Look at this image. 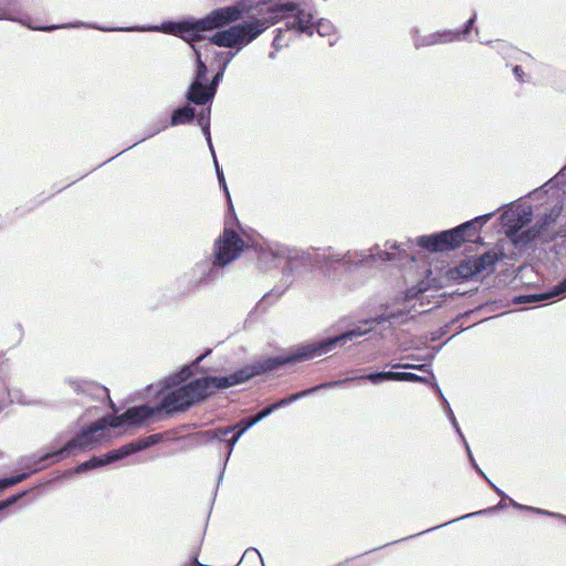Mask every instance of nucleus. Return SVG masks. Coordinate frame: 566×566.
Listing matches in <instances>:
<instances>
[{
    "mask_svg": "<svg viewBox=\"0 0 566 566\" xmlns=\"http://www.w3.org/2000/svg\"><path fill=\"white\" fill-rule=\"evenodd\" d=\"M269 12L271 10L264 8L262 11L256 3L250 4L247 0H241L234 6L213 10L205 19L193 22L168 23L161 28H155V30H163L179 35L187 42H192L200 38L199 33L202 31L221 28L242 19V23L218 31L210 38V42L218 46L241 50L273 25Z\"/></svg>",
    "mask_w": 566,
    "mask_h": 566,
    "instance_id": "2",
    "label": "nucleus"
},
{
    "mask_svg": "<svg viewBox=\"0 0 566 566\" xmlns=\"http://www.w3.org/2000/svg\"><path fill=\"white\" fill-rule=\"evenodd\" d=\"M525 509H526V510H530V511H535V512H537V513H542V514H546V515L555 516V517H558V518H562V520H565V521H566V516L560 515V514L549 513V512L542 511V510H538V509H533V507H525Z\"/></svg>",
    "mask_w": 566,
    "mask_h": 566,
    "instance_id": "37",
    "label": "nucleus"
},
{
    "mask_svg": "<svg viewBox=\"0 0 566 566\" xmlns=\"http://www.w3.org/2000/svg\"><path fill=\"white\" fill-rule=\"evenodd\" d=\"M202 358H203V356L198 357L195 363L196 364L199 363Z\"/></svg>",
    "mask_w": 566,
    "mask_h": 566,
    "instance_id": "48",
    "label": "nucleus"
},
{
    "mask_svg": "<svg viewBox=\"0 0 566 566\" xmlns=\"http://www.w3.org/2000/svg\"><path fill=\"white\" fill-rule=\"evenodd\" d=\"M214 165H216V169H217L219 184L222 186L228 199H230V193H229L228 187L226 185V179H224L223 172L219 169V166H218V163L216 159H214Z\"/></svg>",
    "mask_w": 566,
    "mask_h": 566,
    "instance_id": "31",
    "label": "nucleus"
},
{
    "mask_svg": "<svg viewBox=\"0 0 566 566\" xmlns=\"http://www.w3.org/2000/svg\"><path fill=\"white\" fill-rule=\"evenodd\" d=\"M245 242L237 232L224 229L222 235L216 242V260L214 263L224 266L235 260L245 249Z\"/></svg>",
    "mask_w": 566,
    "mask_h": 566,
    "instance_id": "6",
    "label": "nucleus"
},
{
    "mask_svg": "<svg viewBox=\"0 0 566 566\" xmlns=\"http://www.w3.org/2000/svg\"><path fill=\"white\" fill-rule=\"evenodd\" d=\"M49 457H51V454H45L41 460H45V459H48Z\"/></svg>",
    "mask_w": 566,
    "mask_h": 566,
    "instance_id": "49",
    "label": "nucleus"
},
{
    "mask_svg": "<svg viewBox=\"0 0 566 566\" xmlns=\"http://www.w3.org/2000/svg\"><path fill=\"white\" fill-rule=\"evenodd\" d=\"M28 476H29L28 473H22V474H19L17 476H13V478H8V479L0 480V491L22 482Z\"/></svg>",
    "mask_w": 566,
    "mask_h": 566,
    "instance_id": "26",
    "label": "nucleus"
},
{
    "mask_svg": "<svg viewBox=\"0 0 566 566\" xmlns=\"http://www.w3.org/2000/svg\"><path fill=\"white\" fill-rule=\"evenodd\" d=\"M279 14V19L283 17L290 18V20L286 23L289 29H295L301 32H306L308 34L313 33L314 25L312 23V13L304 9H300L298 4L295 10H283Z\"/></svg>",
    "mask_w": 566,
    "mask_h": 566,
    "instance_id": "9",
    "label": "nucleus"
},
{
    "mask_svg": "<svg viewBox=\"0 0 566 566\" xmlns=\"http://www.w3.org/2000/svg\"><path fill=\"white\" fill-rule=\"evenodd\" d=\"M241 426V429L238 431V433L235 436H233V438L231 440H229V446H230V450H232L233 446L235 444V442L239 440V438L249 429L251 428L253 424H249V420L247 421H242L240 423Z\"/></svg>",
    "mask_w": 566,
    "mask_h": 566,
    "instance_id": "27",
    "label": "nucleus"
},
{
    "mask_svg": "<svg viewBox=\"0 0 566 566\" xmlns=\"http://www.w3.org/2000/svg\"><path fill=\"white\" fill-rule=\"evenodd\" d=\"M530 216L531 212L525 209L510 210L503 213L504 224L509 228L507 235L515 244L526 243L541 235L543 228L555 221L557 212L552 211L541 227H534L520 234L518 231L530 221Z\"/></svg>",
    "mask_w": 566,
    "mask_h": 566,
    "instance_id": "4",
    "label": "nucleus"
},
{
    "mask_svg": "<svg viewBox=\"0 0 566 566\" xmlns=\"http://www.w3.org/2000/svg\"><path fill=\"white\" fill-rule=\"evenodd\" d=\"M426 291V287H411L406 292V298L412 300L421 295Z\"/></svg>",
    "mask_w": 566,
    "mask_h": 566,
    "instance_id": "32",
    "label": "nucleus"
},
{
    "mask_svg": "<svg viewBox=\"0 0 566 566\" xmlns=\"http://www.w3.org/2000/svg\"><path fill=\"white\" fill-rule=\"evenodd\" d=\"M250 4H258L261 7L262 11H264V8L266 10H271V20L272 23H276L280 17V12L283 10H295L297 8L296 2H285V3H279L276 0H247Z\"/></svg>",
    "mask_w": 566,
    "mask_h": 566,
    "instance_id": "10",
    "label": "nucleus"
},
{
    "mask_svg": "<svg viewBox=\"0 0 566 566\" xmlns=\"http://www.w3.org/2000/svg\"><path fill=\"white\" fill-rule=\"evenodd\" d=\"M195 117V109L189 106L178 108L171 116V125L177 126L191 120Z\"/></svg>",
    "mask_w": 566,
    "mask_h": 566,
    "instance_id": "20",
    "label": "nucleus"
},
{
    "mask_svg": "<svg viewBox=\"0 0 566 566\" xmlns=\"http://www.w3.org/2000/svg\"><path fill=\"white\" fill-rule=\"evenodd\" d=\"M214 95V88H208L202 82L195 81L187 94V98L196 104H205Z\"/></svg>",
    "mask_w": 566,
    "mask_h": 566,
    "instance_id": "13",
    "label": "nucleus"
},
{
    "mask_svg": "<svg viewBox=\"0 0 566 566\" xmlns=\"http://www.w3.org/2000/svg\"><path fill=\"white\" fill-rule=\"evenodd\" d=\"M394 368H405V369H419V370H426V365H415V364H397L392 366Z\"/></svg>",
    "mask_w": 566,
    "mask_h": 566,
    "instance_id": "34",
    "label": "nucleus"
},
{
    "mask_svg": "<svg viewBox=\"0 0 566 566\" xmlns=\"http://www.w3.org/2000/svg\"><path fill=\"white\" fill-rule=\"evenodd\" d=\"M197 55V62H198V70H197V80L199 82H202L205 80L206 73H207V66L200 59V53L196 50Z\"/></svg>",
    "mask_w": 566,
    "mask_h": 566,
    "instance_id": "28",
    "label": "nucleus"
},
{
    "mask_svg": "<svg viewBox=\"0 0 566 566\" xmlns=\"http://www.w3.org/2000/svg\"><path fill=\"white\" fill-rule=\"evenodd\" d=\"M339 382H328V384H323L321 386H316V387H313V388H310V389H306V390H303V391H300L297 394H294L287 398H284L282 400H280L279 402L274 403V405H271L270 407L263 409L260 413V416L262 417V419H264L265 417H268L269 415H271L275 409L280 408V407H283V406H286L302 397H305L307 395H310L311 392H314L321 388H325V387H332V386H336L338 385Z\"/></svg>",
    "mask_w": 566,
    "mask_h": 566,
    "instance_id": "12",
    "label": "nucleus"
},
{
    "mask_svg": "<svg viewBox=\"0 0 566 566\" xmlns=\"http://www.w3.org/2000/svg\"><path fill=\"white\" fill-rule=\"evenodd\" d=\"M20 14L19 4L15 0H7L0 6V20L18 21Z\"/></svg>",
    "mask_w": 566,
    "mask_h": 566,
    "instance_id": "18",
    "label": "nucleus"
},
{
    "mask_svg": "<svg viewBox=\"0 0 566 566\" xmlns=\"http://www.w3.org/2000/svg\"><path fill=\"white\" fill-rule=\"evenodd\" d=\"M144 441H147L150 443V446H153L154 443H156L158 441V438H157V436H150L147 439H145Z\"/></svg>",
    "mask_w": 566,
    "mask_h": 566,
    "instance_id": "40",
    "label": "nucleus"
},
{
    "mask_svg": "<svg viewBox=\"0 0 566 566\" xmlns=\"http://www.w3.org/2000/svg\"><path fill=\"white\" fill-rule=\"evenodd\" d=\"M563 293H566V279L560 283L558 284L553 292L548 293V294H541V295H535L533 296V300L535 301H542V300H547L552 296H557L559 294H563Z\"/></svg>",
    "mask_w": 566,
    "mask_h": 566,
    "instance_id": "24",
    "label": "nucleus"
},
{
    "mask_svg": "<svg viewBox=\"0 0 566 566\" xmlns=\"http://www.w3.org/2000/svg\"><path fill=\"white\" fill-rule=\"evenodd\" d=\"M228 55H229V56H228L227 62L224 63V65H223V67L221 69V71H220V72H218V73L216 74V76L213 77V81H212V83H211V86H210L209 88H214V90H216V85L219 83V81H220V80L222 78V76H223V72H224V69H226V66H227V63H228V62L233 57V55H234V54H233V53H229Z\"/></svg>",
    "mask_w": 566,
    "mask_h": 566,
    "instance_id": "30",
    "label": "nucleus"
},
{
    "mask_svg": "<svg viewBox=\"0 0 566 566\" xmlns=\"http://www.w3.org/2000/svg\"><path fill=\"white\" fill-rule=\"evenodd\" d=\"M521 72H522V70H521V67H520V66H515V67H514V73H515V75H516L517 77H521Z\"/></svg>",
    "mask_w": 566,
    "mask_h": 566,
    "instance_id": "43",
    "label": "nucleus"
},
{
    "mask_svg": "<svg viewBox=\"0 0 566 566\" xmlns=\"http://www.w3.org/2000/svg\"><path fill=\"white\" fill-rule=\"evenodd\" d=\"M465 446H467V450H468V452H469V457H470L471 461H473V459H472V454H471V452H470V447H469L467 443H465Z\"/></svg>",
    "mask_w": 566,
    "mask_h": 566,
    "instance_id": "45",
    "label": "nucleus"
},
{
    "mask_svg": "<svg viewBox=\"0 0 566 566\" xmlns=\"http://www.w3.org/2000/svg\"><path fill=\"white\" fill-rule=\"evenodd\" d=\"M491 217L492 213H486L484 216L475 218L472 221L464 222L463 224L457 228L443 231V237L449 238V242L453 249L460 245L465 240V237H472L478 231L476 223H484L488 220H490Z\"/></svg>",
    "mask_w": 566,
    "mask_h": 566,
    "instance_id": "8",
    "label": "nucleus"
},
{
    "mask_svg": "<svg viewBox=\"0 0 566 566\" xmlns=\"http://www.w3.org/2000/svg\"><path fill=\"white\" fill-rule=\"evenodd\" d=\"M266 359L256 365L245 367L224 377H203L188 384H184L190 377V367L185 366L178 374L170 375L159 382V389L156 399L159 403L156 407L147 405L130 408L120 416L112 420L115 427L139 426L148 422L161 411L167 415L182 412L189 409L193 403L203 400L212 395L217 389L229 388L242 384L251 377L261 373L271 370L264 368Z\"/></svg>",
    "mask_w": 566,
    "mask_h": 566,
    "instance_id": "1",
    "label": "nucleus"
},
{
    "mask_svg": "<svg viewBox=\"0 0 566 566\" xmlns=\"http://www.w3.org/2000/svg\"><path fill=\"white\" fill-rule=\"evenodd\" d=\"M418 244L433 250V251H442L446 249H452L449 238L443 237V232L433 234V235H423L418 238Z\"/></svg>",
    "mask_w": 566,
    "mask_h": 566,
    "instance_id": "14",
    "label": "nucleus"
},
{
    "mask_svg": "<svg viewBox=\"0 0 566 566\" xmlns=\"http://www.w3.org/2000/svg\"><path fill=\"white\" fill-rule=\"evenodd\" d=\"M199 123H200V125H202L203 134L206 135L209 146L211 147L210 132H209L208 123H205L203 116L199 117Z\"/></svg>",
    "mask_w": 566,
    "mask_h": 566,
    "instance_id": "35",
    "label": "nucleus"
},
{
    "mask_svg": "<svg viewBox=\"0 0 566 566\" xmlns=\"http://www.w3.org/2000/svg\"><path fill=\"white\" fill-rule=\"evenodd\" d=\"M472 261L475 264L478 274H480L492 269L497 261V255L495 252H488L476 259H472Z\"/></svg>",
    "mask_w": 566,
    "mask_h": 566,
    "instance_id": "19",
    "label": "nucleus"
},
{
    "mask_svg": "<svg viewBox=\"0 0 566 566\" xmlns=\"http://www.w3.org/2000/svg\"><path fill=\"white\" fill-rule=\"evenodd\" d=\"M447 412H448V416H449L453 427L455 428L457 432L462 437V433H461V430H460L459 424L457 422V419H455V417H454V415H453V412H452V410L450 409L449 406L447 407Z\"/></svg>",
    "mask_w": 566,
    "mask_h": 566,
    "instance_id": "36",
    "label": "nucleus"
},
{
    "mask_svg": "<svg viewBox=\"0 0 566 566\" xmlns=\"http://www.w3.org/2000/svg\"><path fill=\"white\" fill-rule=\"evenodd\" d=\"M148 447H150V443L147 441L133 442L122 447L118 450L108 452V460L114 462Z\"/></svg>",
    "mask_w": 566,
    "mask_h": 566,
    "instance_id": "16",
    "label": "nucleus"
},
{
    "mask_svg": "<svg viewBox=\"0 0 566 566\" xmlns=\"http://www.w3.org/2000/svg\"><path fill=\"white\" fill-rule=\"evenodd\" d=\"M115 417H104L93 423L88 429L84 430L81 434H78L75 439L71 440L64 449L60 450L57 453H63L65 451H70L72 449H91L94 446L101 443L105 439L108 438L106 433V428L113 426L111 422Z\"/></svg>",
    "mask_w": 566,
    "mask_h": 566,
    "instance_id": "5",
    "label": "nucleus"
},
{
    "mask_svg": "<svg viewBox=\"0 0 566 566\" xmlns=\"http://www.w3.org/2000/svg\"><path fill=\"white\" fill-rule=\"evenodd\" d=\"M339 382H328V384H323L321 386H316V387H313V388H310V389H306V390H303V391H300L297 394H294L287 398H284L282 400H280L279 402L274 403V405H271L270 407L263 409L260 413V416L262 417V419H264L265 417H268L269 415H271L275 409L280 408V407H283V406H286L302 397H305L307 395H310L311 392H314L321 388H325V387H332V386H336L338 385Z\"/></svg>",
    "mask_w": 566,
    "mask_h": 566,
    "instance_id": "11",
    "label": "nucleus"
},
{
    "mask_svg": "<svg viewBox=\"0 0 566 566\" xmlns=\"http://www.w3.org/2000/svg\"><path fill=\"white\" fill-rule=\"evenodd\" d=\"M492 488L495 490V492H497L499 494H502V492L497 488H495L493 484H492Z\"/></svg>",
    "mask_w": 566,
    "mask_h": 566,
    "instance_id": "47",
    "label": "nucleus"
},
{
    "mask_svg": "<svg viewBox=\"0 0 566 566\" xmlns=\"http://www.w3.org/2000/svg\"><path fill=\"white\" fill-rule=\"evenodd\" d=\"M394 377L396 381H426L424 378L412 373L395 371Z\"/></svg>",
    "mask_w": 566,
    "mask_h": 566,
    "instance_id": "25",
    "label": "nucleus"
},
{
    "mask_svg": "<svg viewBox=\"0 0 566 566\" xmlns=\"http://www.w3.org/2000/svg\"><path fill=\"white\" fill-rule=\"evenodd\" d=\"M474 20H475V15H474V17H472V18L469 20V22H468V27H467V29H465V31H464L465 33L469 31V28L473 24Z\"/></svg>",
    "mask_w": 566,
    "mask_h": 566,
    "instance_id": "42",
    "label": "nucleus"
},
{
    "mask_svg": "<svg viewBox=\"0 0 566 566\" xmlns=\"http://www.w3.org/2000/svg\"><path fill=\"white\" fill-rule=\"evenodd\" d=\"M261 420H262V417L260 416V413H258L255 417H253L252 419L249 420V424H255Z\"/></svg>",
    "mask_w": 566,
    "mask_h": 566,
    "instance_id": "39",
    "label": "nucleus"
},
{
    "mask_svg": "<svg viewBox=\"0 0 566 566\" xmlns=\"http://www.w3.org/2000/svg\"><path fill=\"white\" fill-rule=\"evenodd\" d=\"M233 430L232 427L228 428H220L213 431V436L218 440L224 439L231 431Z\"/></svg>",
    "mask_w": 566,
    "mask_h": 566,
    "instance_id": "33",
    "label": "nucleus"
},
{
    "mask_svg": "<svg viewBox=\"0 0 566 566\" xmlns=\"http://www.w3.org/2000/svg\"><path fill=\"white\" fill-rule=\"evenodd\" d=\"M370 331L369 328L357 327L339 336L325 339L319 343L303 344L294 349L291 355L266 358L264 368L275 369L276 367L296 360H308L333 350L337 345H344L348 340L363 336Z\"/></svg>",
    "mask_w": 566,
    "mask_h": 566,
    "instance_id": "3",
    "label": "nucleus"
},
{
    "mask_svg": "<svg viewBox=\"0 0 566 566\" xmlns=\"http://www.w3.org/2000/svg\"><path fill=\"white\" fill-rule=\"evenodd\" d=\"M476 274V268L472 260H467L449 271V275L452 280H467Z\"/></svg>",
    "mask_w": 566,
    "mask_h": 566,
    "instance_id": "17",
    "label": "nucleus"
},
{
    "mask_svg": "<svg viewBox=\"0 0 566 566\" xmlns=\"http://www.w3.org/2000/svg\"><path fill=\"white\" fill-rule=\"evenodd\" d=\"M377 250L378 248H373L360 252H348L343 259H346L347 262L355 264L365 263L368 259L391 261L395 259L396 251L399 250V247L396 243H386L384 251L376 253Z\"/></svg>",
    "mask_w": 566,
    "mask_h": 566,
    "instance_id": "7",
    "label": "nucleus"
},
{
    "mask_svg": "<svg viewBox=\"0 0 566 566\" xmlns=\"http://www.w3.org/2000/svg\"><path fill=\"white\" fill-rule=\"evenodd\" d=\"M148 447H150V443L147 441L133 442L122 447L118 450L108 452V460L114 462Z\"/></svg>",
    "mask_w": 566,
    "mask_h": 566,
    "instance_id": "15",
    "label": "nucleus"
},
{
    "mask_svg": "<svg viewBox=\"0 0 566 566\" xmlns=\"http://www.w3.org/2000/svg\"><path fill=\"white\" fill-rule=\"evenodd\" d=\"M111 463L108 460V454H105L103 457H94L88 461L83 462L76 468V472L81 473L91 469H95L105 464Z\"/></svg>",
    "mask_w": 566,
    "mask_h": 566,
    "instance_id": "21",
    "label": "nucleus"
},
{
    "mask_svg": "<svg viewBox=\"0 0 566 566\" xmlns=\"http://www.w3.org/2000/svg\"><path fill=\"white\" fill-rule=\"evenodd\" d=\"M454 39V36L450 33H441V34H432L427 41H423L421 43H417V45H431L436 43H444L450 42Z\"/></svg>",
    "mask_w": 566,
    "mask_h": 566,
    "instance_id": "23",
    "label": "nucleus"
},
{
    "mask_svg": "<svg viewBox=\"0 0 566 566\" xmlns=\"http://www.w3.org/2000/svg\"><path fill=\"white\" fill-rule=\"evenodd\" d=\"M480 513H483V511H480V512H478L476 514H480ZM474 514H475V513H473V514H467V515H464L462 518H464V517H470L471 515H474Z\"/></svg>",
    "mask_w": 566,
    "mask_h": 566,
    "instance_id": "46",
    "label": "nucleus"
},
{
    "mask_svg": "<svg viewBox=\"0 0 566 566\" xmlns=\"http://www.w3.org/2000/svg\"><path fill=\"white\" fill-rule=\"evenodd\" d=\"M250 552L256 553L260 556V553L258 552V549L251 548V549L247 551L245 554H248Z\"/></svg>",
    "mask_w": 566,
    "mask_h": 566,
    "instance_id": "44",
    "label": "nucleus"
},
{
    "mask_svg": "<svg viewBox=\"0 0 566 566\" xmlns=\"http://www.w3.org/2000/svg\"><path fill=\"white\" fill-rule=\"evenodd\" d=\"M14 501H15V499H14V497H12V499H10V500H8V501L1 502V503H0V510H2V509H4V507H7L8 505L12 504Z\"/></svg>",
    "mask_w": 566,
    "mask_h": 566,
    "instance_id": "38",
    "label": "nucleus"
},
{
    "mask_svg": "<svg viewBox=\"0 0 566 566\" xmlns=\"http://www.w3.org/2000/svg\"><path fill=\"white\" fill-rule=\"evenodd\" d=\"M57 25H51V27H44V28H34L35 30H42V31H51L57 29Z\"/></svg>",
    "mask_w": 566,
    "mask_h": 566,
    "instance_id": "41",
    "label": "nucleus"
},
{
    "mask_svg": "<svg viewBox=\"0 0 566 566\" xmlns=\"http://www.w3.org/2000/svg\"><path fill=\"white\" fill-rule=\"evenodd\" d=\"M315 28L319 35H327L332 30V25L327 21H319Z\"/></svg>",
    "mask_w": 566,
    "mask_h": 566,
    "instance_id": "29",
    "label": "nucleus"
},
{
    "mask_svg": "<svg viewBox=\"0 0 566 566\" xmlns=\"http://www.w3.org/2000/svg\"><path fill=\"white\" fill-rule=\"evenodd\" d=\"M395 371H380V373H374L368 374L365 376L359 377L360 379H367L374 384H378L385 380H395Z\"/></svg>",
    "mask_w": 566,
    "mask_h": 566,
    "instance_id": "22",
    "label": "nucleus"
}]
</instances>
